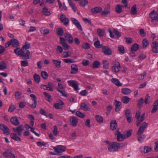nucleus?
I'll use <instances>...</instances> for the list:
<instances>
[{
	"mask_svg": "<svg viewBox=\"0 0 158 158\" xmlns=\"http://www.w3.org/2000/svg\"><path fill=\"white\" fill-rule=\"evenodd\" d=\"M64 37L66 40L69 44H72L73 42V39L72 36L69 33H65Z\"/></svg>",
	"mask_w": 158,
	"mask_h": 158,
	"instance_id": "a211bd4d",
	"label": "nucleus"
},
{
	"mask_svg": "<svg viewBox=\"0 0 158 158\" xmlns=\"http://www.w3.org/2000/svg\"><path fill=\"white\" fill-rule=\"evenodd\" d=\"M147 126L148 124L147 123L145 122L141 124V126L140 127L137 132V134L140 135V137L138 138V140L140 143H141L143 142L145 138V135H142V134L147 127Z\"/></svg>",
	"mask_w": 158,
	"mask_h": 158,
	"instance_id": "f03ea898",
	"label": "nucleus"
},
{
	"mask_svg": "<svg viewBox=\"0 0 158 158\" xmlns=\"http://www.w3.org/2000/svg\"><path fill=\"white\" fill-rule=\"evenodd\" d=\"M41 75L42 78L44 80L47 79L48 76L47 72L44 71H42L41 72Z\"/></svg>",
	"mask_w": 158,
	"mask_h": 158,
	"instance_id": "8fccbe9b",
	"label": "nucleus"
},
{
	"mask_svg": "<svg viewBox=\"0 0 158 158\" xmlns=\"http://www.w3.org/2000/svg\"><path fill=\"white\" fill-rule=\"evenodd\" d=\"M115 9L117 13H120L122 12V6L120 5H117L115 6Z\"/></svg>",
	"mask_w": 158,
	"mask_h": 158,
	"instance_id": "ea45409f",
	"label": "nucleus"
},
{
	"mask_svg": "<svg viewBox=\"0 0 158 158\" xmlns=\"http://www.w3.org/2000/svg\"><path fill=\"white\" fill-rule=\"evenodd\" d=\"M42 12L45 13V15L47 16H48L51 15L50 12L48 11V9L46 7L43 8L42 10Z\"/></svg>",
	"mask_w": 158,
	"mask_h": 158,
	"instance_id": "79ce46f5",
	"label": "nucleus"
},
{
	"mask_svg": "<svg viewBox=\"0 0 158 158\" xmlns=\"http://www.w3.org/2000/svg\"><path fill=\"white\" fill-rule=\"evenodd\" d=\"M118 49L121 53L123 54L124 53V48L122 45H120L118 47Z\"/></svg>",
	"mask_w": 158,
	"mask_h": 158,
	"instance_id": "13d9d810",
	"label": "nucleus"
},
{
	"mask_svg": "<svg viewBox=\"0 0 158 158\" xmlns=\"http://www.w3.org/2000/svg\"><path fill=\"white\" fill-rule=\"evenodd\" d=\"M149 45V43L146 39H144L142 41V47L143 48H146Z\"/></svg>",
	"mask_w": 158,
	"mask_h": 158,
	"instance_id": "58836bf2",
	"label": "nucleus"
},
{
	"mask_svg": "<svg viewBox=\"0 0 158 158\" xmlns=\"http://www.w3.org/2000/svg\"><path fill=\"white\" fill-rule=\"evenodd\" d=\"M23 129L24 127L22 125L18 126L16 128H13L14 131L19 136L21 135V132Z\"/></svg>",
	"mask_w": 158,
	"mask_h": 158,
	"instance_id": "4468645a",
	"label": "nucleus"
},
{
	"mask_svg": "<svg viewBox=\"0 0 158 158\" xmlns=\"http://www.w3.org/2000/svg\"><path fill=\"white\" fill-rule=\"evenodd\" d=\"M10 122L15 126H18L20 124V123L17 118L16 117H12L10 120Z\"/></svg>",
	"mask_w": 158,
	"mask_h": 158,
	"instance_id": "4be33fe9",
	"label": "nucleus"
},
{
	"mask_svg": "<svg viewBox=\"0 0 158 158\" xmlns=\"http://www.w3.org/2000/svg\"><path fill=\"white\" fill-rule=\"evenodd\" d=\"M139 48V45L137 44H135L133 45L131 48V51L136 52Z\"/></svg>",
	"mask_w": 158,
	"mask_h": 158,
	"instance_id": "72a5a7b5",
	"label": "nucleus"
},
{
	"mask_svg": "<svg viewBox=\"0 0 158 158\" xmlns=\"http://www.w3.org/2000/svg\"><path fill=\"white\" fill-rule=\"evenodd\" d=\"M158 106V100H157L156 102H155L153 104V108L151 111L152 113H154L157 110L158 108L157 106Z\"/></svg>",
	"mask_w": 158,
	"mask_h": 158,
	"instance_id": "473e14b6",
	"label": "nucleus"
},
{
	"mask_svg": "<svg viewBox=\"0 0 158 158\" xmlns=\"http://www.w3.org/2000/svg\"><path fill=\"white\" fill-rule=\"evenodd\" d=\"M145 114H143L141 116L137 118L136 119L137 120V121L136 125L138 126L140 123L142 122L144 119Z\"/></svg>",
	"mask_w": 158,
	"mask_h": 158,
	"instance_id": "393cba45",
	"label": "nucleus"
},
{
	"mask_svg": "<svg viewBox=\"0 0 158 158\" xmlns=\"http://www.w3.org/2000/svg\"><path fill=\"white\" fill-rule=\"evenodd\" d=\"M122 144V143H120L116 142H111L108 146V149L110 152H115L118 150L121 146V145Z\"/></svg>",
	"mask_w": 158,
	"mask_h": 158,
	"instance_id": "7ed1b4c3",
	"label": "nucleus"
},
{
	"mask_svg": "<svg viewBox=\"0 0 158 158\" xmlns=\"http://www.w3.org/2000/svg\"><path fill=\"white\" fill-rule=\"evenodd\" d=\"M131 99L127 96H123L122 97L123 102L124 104H127L130 102Z\"/></svg>",
	"mask_w": 158,
	"mask_h": 158,
	"instance_id": "c03bdc74",
	"label": "nucleus"
},
{
	"mask_svg": "<svg viewBox=\"0 0 158 158\" xmlns=\"http://www.w3.org/2000/svg\"><path fill=\"white\" fill-rule=\"evenodd\" d=\"M101 15L103 16H106L110 13V8L109 5H106L103 11H102Z\"/></svg>",
	"mask_w": 158,
	"mask_h": 158,
	"instance_id": "6e6552de",
	"label": "nucleus"
},
{
	"mask_svg": "<svg viewBox=\"0 0 158 158\" xmlns=\"http://www.w3.org/2000/svg\"><path fill=\"white\" fill-rule=\"evenodd\" d=\"M37 145L39 147H42L43 146H45L46 144V143L44 142H37Z\"/></svg>",
	"mask_w": 158,
	"mask_h": 158,
	"instance_id": "338daca9",
	"label": "nucleus"
},
{
	"mask_svg": "<svg viewBox=\"0 0 158 158\" xmlns=\"http://www.w3.org/2000/svg\"><path fill=\"white\" fill-rule=\"evenodd\" d=\"M43 93L45 97L47 98L46 99L48 101L50 102L51 101L50 99L51 98V96L48 93L46 92H44Z\"/></svg>",
	"mask_w": 158,
	"mask_h": 158,
	"instance_id": "4d7b16f0",
	"label": "nucleus"
},
{
	"mask_svg": "<svg viewBox=\"0 0 158 158\" xmlns=\"http://www.w3.org/2000/svg\"><path fill=\"white\" fill-rule=\"evenodd\" d=\"M34 78L35 81L37 83H39L40 81V76L36 74H34Z\"/></svg>",
	"mask_w": 158,
	"mask_h": 158,
	"instance_id": "864d4df0",
	"label": "nucleus"
},
{
	"mask_svg": "<svg viewBox=\"0 0 158 158\" xmlns=\"http://www.w3.org/2000/svg\"><path fill=\"white\" fill-rule=\"evenodd\" d=\"M97 33L100 37H103L104 35V32L100 28L97 30Z\"/></svg>",
	"mask_w": 158,
	"mask_h": 158,
	"instance_id": "603ef678",
	"label": "nucleus"
},
{
	"mask_svg": "<svg viewBox=\"0 0 158 158\" xmlns=\"http://www.w3.org/2000/svg\"><path fill=\"white\" fill-rule=\"evenodd\" d=\"M30 96L32 98L33 102L30 106L31 108H34L36 107L37 105V98L33 94H30Z\"/></svg>",
	"mask_w": 158,
	"mask_h": 158,
	"instance_id": "2eb2a0df",
	"label": "nucleus"
},
{
	"mask_svg": "<svg viewBox=\"0 0 158 158\" xmlns=\"http://www.w3.org/2000/svg\"><path fill=\"white\" fill-rule=\"evenodd\" d=\"M68 0L69 6L72 8L73 11L74 12H76L77 10V8L75 6L74 3H73V1L72 0Z\"/></svg>",
	"mask_w": 158,
	"mask_h": 158,
	"instance_id": "a878e982",
	"label": "nucleus"
},
{
	"mask_svg": "<svg viewBox=\"0 0 158 158\" xmlns=\"http://www.w3.org/2000/svg\"><path fill=\"white\" fill-rule=\"evenodd\" d=\"M71 20L73 23L77 27L79 30L81 31H82V28L81 25L77 20L74 18H72Z\"/></svg>",
	"mask_w": 158,
	"mask_h": 158,
	"instance_id": "9b49d317",
	"label": "nucleus"
},
{
	"mask_svg": "<svg viewBox=\"0 0 158 158\" xmlns=\"http://www.w3.org/2000/svg\"><path fill=\"white\" fill-rule=\"evenodd\" d=\"M88 4L87 0H80L79 2V5L81 6L84 7Z\"/></svg>",
	"mask_w": 158,
	"mask_h": 158,
	"instance_id": "37998d69",
	"label": "nucleus"
},
{
	"mask_svg": "<svg viewBox=\"0 0 158 158\" xmlns=\"http://www.w3.org/2000/svg\"><path fill=\"white\" fill-rule=\"evenodd\" d=\"M58 88H57V91L62 94V95L64 96L65 97H67L68 96L66 94L65 92L64 91H62L60 89H64V88L63 86V85L60 83H58Z\"/></svg>",
	"mask_w": 158,
	"mask_h": 158,
	"instance_id": "9d476101",
	"label": "nucleus"
},
{
	"mask_svg": "<svg viewBox=\"0 0 158 158\" xmlns=\"http://www.w3.org/2000/svg\"><path fill=\"white\" fill-rule=\"evenodd\" d=\"M52 61L57 68H59L60 67L61 63V61H60L52 59Z\"/></svg>",
	"mask_w": 158,
	"mask_h": 158,
	"instance_id": "c9c22d12",
	"label": "nucleus"
},
{
	"mask_svg": "<svg viewBox=\"0 0 158 158\" xmlns=\"http://www.w3.org/2000/svg\"><path fill=\"white\" fill-rule=\"evenodd\" d=\"M60 19L62 22L63 23L64 25H67L69 23V19L65 17V15L61 14L60 16Z\"/></svg>",
	"mask_w": 158,
	"mask_h": 158,
	"instance_id": "aec40b11",
	"label": "nucleus"
},
{
	"mask_svg": "<svg viewBox=\"0 0 158 158\" xmlns=\"http://www.w3.org/2000/svg\"><path fill=\"white\" fill-rule=\"evenodd\" d=\"M67 82L69 85L73 87L75 90H77L79 89L78 85L76 81L70 80L68 81Z\"/></svg>",
	"mask_w": 158,
	"mask_h": 158,
	"instance_id": "0eeeda50",
	"label": "nucleus"
},
{
	"mask_svg": "<svg viewBox=\"0 0 158 158\" xmlns=\"http://www.w3.org/2000/svg\"><path fill=\"white\" fill-rule=\"evenodd\" d=\"M70 122L71 125L75 127L77 125L78 123V119L76 117H72L70 118Z\"/></svg>",
	"mask_w": 158,
	"mask_h": 158,
	"instance_id": "dca6fc26",
	"label": "nucleus"
},
{
	"mask_svg": "<svg viewBox=\"0 0 158 158\" xmlns=\"http://www.w3.org/2000/svg\"><path fill=\"white\" fill-rule=\"evenodd\" d=\"M6 65L4 61H2L0 63V70L6 69Z\"/></svg>",
	"mask_w": 158,
	"mask_h": 158,
	"instance_id": "de8ad7c7",
	"label": "nucleus"
},
{
	"mask_svg": "<svg viewBox=\"0 0 158 158\" xmlns=\"http://www.w3.org/2000/svg\"><path fill=\"white\" fill-rule=\"evenodd\" d=\"M53 149L55 152L58 153H62L66 150L65 147L61 145H57L54 147L53 148Z\"/></svg>",
	"mask_w": 158,
	"mask_h": 158,
	"instance_id": "39448f33",
	"label": "nucleus"
},
{
	"mask_svg": "<svg viewBox=\"0 0 158 158\" xmlns=\"http://www.w3.org/2000/svg\"><path fill=\"white\" fill-rule=\"evenodd\" d=\"M125 115L127 117L131 116V111L130 109H126L125 112Z\"/></svg>",
	"mask_w": 158,
	"mask_h": 158,
	"instance_id": "680f3d73",
	"label": "nucleus"
},
{
	"mask_svg": "<svg viewBox=\"0 0 158 158\" xmlns=\"http://www.w3.org/2000/svg\"><path fill=\"white\" fill-rule=\"evenodd\" d=\"M111 81L112 83L117 86H120L122 85V84L120 83L119 81L116 78H112L111 79Z\"/></svg>",
	"mask_w": 158,
	"mask_h": 158,
	"instance_id": "cd10ccee",
	"label": "nucleus"
},
{
	"mask_svg": "<svg viewBox=\"0 0 158 158\" xmlns=\"http://www.w3.org/2000/svg\"><path fill=\"white\" fill-rule=\"evenodd\" d=\"M63 60L64 62L66 63H74L76 62L75 61L70 58L63 59Z\"/></svg>",
	"mask_w": 158,
	"mask_h": 158,
	"instance_id": "49530a36",
	"label": "nucleus"
},
{
	"mask_svg": "<svg viewBox=\"0 0 158 158\" xmlns=\"http://www.w3.org/2000/svg\"><path fill=\"white\" fill-rule=\"evenodd\" d=\"M120 68L112 66L111 67L112 70L113 72L117 73L119 71Z\"/></svg>",
	"mask_w": 158,
	"mask_h": 158,
	"instance_id": "6e6d98bb",
	"label": "nucleus"
},
{
	"mask_svg": "<svg viewBox=\"0 0 158 158\" xmlns=\"http://www.w3.org/2000/svg\"><path fill=\"white\" fill-rule=\"evenodd\" d=\"M103 67L105 69H108L109 66V63L108 60H104L103 61Z\"/></svg>",
	"mask_w": 158,
	"mask_h": 158,
	"instance_id": "a18cd8bd",
	"label": "nucleus"
},
{
	"mask_svg": "<svg viewBox=\"0 0 158 158\" xmlns=\"http://www.w3.org/2000/svg\"><path fill=\"white\" fill-rule=\"evenodd\" d=\"M137 12L136 6L135 5L131 7V13L132 15H135L137 14Z\"/></svg>",
	"mask_w": 158,
	"mask_h": 158,
	"instance_id": "4c0bfd02",
	"label": "nucleus"
},
{
	"mask_svg": "<svg viewBox=\"0 0 158 158\" xmlns=\"http://www.w3.org/2000/svg\"><path fill=\"white\" fill-rule=\"evenodd\" d=\"M10 135L11 138L14 140L18 141H21V139L16 134L14 133H11Z\"/></svg>",
	"mask_w": 158,
	"mask_h": 158,
	"instance_id": "c756f323",
	"label": "nucleus"
},
{
	"mask_svg": "<svg viewBox=\"0 0 158 158\" xmlns=\"http://www.w3.org/2000/svg\"><path fill=\"white\" fill-rule=\"evenodd\" d=\"M15 108V106L12 104L9 107L8 110V111L10 112H12L14 110Z\"/></svg>",
	"mask_w": 158,
	"mask_h": 158,
	"instance_id": "774afa93",
	"label": "nucleus"
},
{
	"mask_svg": "<svg viewBox=\"0 0 158 158\" xmlns=\"http://www.w3.org/2000/svg\"><path fill=\"white\" fill-rule=\"evenodd\" d=\"M71 70L70 73L74 74L77 73L78 71V67L75 64H73L71 65Z\"/></svg>",
	"mask_w": 158,
	"mask_h": 158,
	"instance_id": "f3484780",
	"label": "nucleus"
},
{
	"mask_svg": "<svg viewBox=\"0 0 158 158\" xmlns=\"http://www.w3.org/2000/svg\"><path fill=\"white\" fill-rule=\"evenodd\" d=\"M82 48L85 49H89L90 48V45L88 43H86L83 44Z\"/></svg>",
	"mask_w": 158,
	"mask_h": 158,
	"instance_id": "e2e57ef3",
	"label": "nucleus"
},
{
	"mask_svg": "<svg viewBox=\"0 0 158 158\" xmlns=\"http://www.w3.org/2000/svg\"><path fill=\"white\" fill-rule=\"evenodd\" d=\"M15 53L17 55L20 56L22 59L24 60L29 59L30 58V52L28 50L24 49L23 48L20 49L17 48L15 49Z\"/></svg>",
	"mask_w": 158,
	"mask_h": 158,
	"instance_id": "f257e3e1",
	"label": "nucleus"
},
{
	"mask_svg": "<svg viewBox=\"0 0 158 158\" xmlns=\"http://www.w3.org/2000/svg\"><path fill=\"white\" fill-rule=\"evenodd\" d=\"M0 129L3 131L5 134L8 135L10 133L8 127L3 124H0Z\"/></svg>",
	"mask_w": 158,
	"mask_h": 158,
	"instance_id": "1a4fd4ad",
	"label": "nucleus"
},
{
	"mask_svg": "<svg viewBox=\"0 0 158 158\" xmlns=\"http://www.w3.org/2000/svg\"><path fill=\"white\" fill-rule=\"evenodd\" d=\"M144 102V99L143 98H141L138 102V106L139 108H141L143 105Z\"/></svg>",
	"mask_w": 158,
	"mask_h": 158,
	"instance_id": "5fc2aeb1",
	"label": "nucleus"
},
{
	"mask_svg": "<svg viewBox=\"0 0 158 158\" xmlns=\"http://www.w3.org/2000/svg\"><path fill=\"white\" fill-rule=\"evenodd\" d=\"M102 51L104 54L106 55H110L112 54V52L111 48L108 47H103Z\"/></svg>",
	"mask_w": 158,
	"mask_h": 158,
	"instance_id": "ddd939ff",
	"label": "nucleus"
},
{
	"mask_svg": "<svg viewBox=\"0 0 158 158\" xmlns=\"http://www.w3.org/2000/svg\"><path fill=\"white\" fill-rule=\"evenodd\" d=\"M140 150L141 152L146 153L151 151L152 148L149 146H145L143 148H141Z\"/></svg>",
	"mask_w": 158,
	"mask_h": 158,
	"instance_id": "412c9836",
	"label": "nucleus"
},
{
	"mask_svg": "<svg viewBox=\"0 0 158 158\" xmlns=\"http://www.w3.org/2000/svg\"><path fill=\"white\" fill-rule=\"evenodd\" d=\"M102 10V8L101 7L97 6L91 9V11L93 14H96Z\"/></svg>",
	"mask_w": 158,
	"mask_h": 158,
	"instance_id": "b1692460",
	"label": "nucleus"
},
{
	"mask_svg": "<svg viewBox=\"0 0 158 158\" xmlns=\"http://www.w3.org/2000/svg\"><path fill=\"white\" fill-rule=\"evenodd\" d=\"M21 65L22 66H26L28 65V63L27 61L23 60L21 61Z\"/></svg>",
	"mask_w": 158,
	"mask_h": 158,
	"instance_id": "0e129e2a",
	"label": "nucleus"
},
{
	"mask_svg": "<svg viewBox=\"0 0 158 158\" xmlns=\"http://www.w3.org/2000/svg\"><path fill=\"white\" fill-rule=\"evenodd\" d=\"M48 90L50 91H53V85L52 84L51 82H49L48 84Z\"/></svg>",
	"mask_w": 158,
	"mask_h": 158,
	"instance_id": "bf43d9fd",
	"label": "nucleus"
},
{
	"mask_svg": "<svg viewBox=\"0 0 158 158\" xmlns=\"http://www.w3.org/2000/svg\"><path fill=\"white\" fill-rule=\"evenodd\" d=\"M30 44L28 43L27 42H25V45H23L22 48H23L24 49L27 50V49H29L30 48Z\"/></svg>",
	"mask_w": 158,
	"mask_h": 158,
	"instance_id": "052dcab7",
	"label": "nucleus"
},
{
	"mask_svg": "<svg viewBox=\"0 0 158 158\" xmlns=\"http://www.w3.org/2000/svg\"><path fill=\"white\" fill-rule=\"evenodd\" d=\"M12 42V45L13 47L17 48L19 46V42L18 40L14 38H13L11 40Z\"/></svg>",
	"mask_w": 158,
	"mask_h": 158,
	"instance_id": "bb28decb",
	"label": "nucleus"
},
{
	"mask_svg": "<svg viewBox=\"0 0 158 158\" xmlns=\"http://www.w3.org/2000/svg\"><path fill=\"white\" fill-rule=\"evenodd\" d=\"M76 114L77 116L81 118H84L85 116V114L79 111H77Z\"/></svg>",
	"mask_w": 158,
	"mask_h": 158,
	"instance_id": "09e8293b",
	"label": "nucleus"
},
{
	"mask_svg": "<svg viewBox=\"0 0 158 158\" xmlns=\"http://www.w3.org/2000/svg\"><path fill=\"white\" fill-rule=\"evenodd\" d=\"M94 45L97 48H101L102 47V45L100 44V41L98 40L94 42Z\"/></svg>",
	"mask_w": 158,
	"mask_h": 158,
	"instance_id": "a19ab883",
	"label": "nucleus"
},
{
	"mask_svg": "<svg viewBox=\"0 0 158 158\" xmlns=\"http://www.w3.org/2000/svg\"><path fill=\"white\" fill-rule=\"evenodd\" d=\"M122 92L125 94L128 95L131 93V90L128 88H123L122 90Z\"/></svg>",
	"mask_w": 158,
	"mask_h": 158,
	"instance_id": "e433bc0d",
	"label": "nucleus"
},
{
	"mask_svg": "<svg viewBox=\"0 0 158 158\" xmlns=\"http://www.w3.org/2000/svg\"><path fill=\"white\" fill-rule=\"evenodd\" d=\"M117 133V139L118 141H122L124 139L126 138V135H123L119 131V130L116 131Z\"/></svg>",
	"mask_w": 158,
	"mask_h": 158,
	"instance_id": "6ab92c4d",
	"label": "nucleus"
},
{
	"mask_svg": "<svg viewBox=\"0 0 158 158\" xmlns=\"http://www.w3.org/2000/svg\"><path fill=\"white\" fill-rule=\"evenodd\" d=\"M117 127V124L116 120H113L111 121L110 123V128L112 130H115Z\"/></svg>",
	"mask_w": 158,
	"mask_h": 158,
	"instance_id": "5701e85b",
	"label": "nucleus"
},
{
	"mask_svg": "<svg viewBox=\"0 0 158 158\" xmlns=\"http://www.w3.org/2000/svg\"><path fill=\"white\" fill-rule=\"evenodd\" d=\"M3 155L6 158H15V156L12 152V150L10 148H8L7 151L3 152Z\"/></svg>",
	"mask_w": 158,
	"mask_h": 158,
	"instance_id": "20e7f679",
	"label": "nucleus"
},
{
	"mask_svg": "<svg viewBox=\"0 0 158 158\" xmlns=\"http://www.w3.org/2000/svg\"><path fill=\"white\" fill-rule=\"evenodd\" d=\"M101 65V63L97 60H95L93 62L92 67L93 68L97 69L99 68Z\"/></svg>",
	"mask_w": 158,
	"mask_h": 158,
	"instance_id": "2f4dec72",
	"label": "nucleus"
},
{
	"mask_svg": "<svg viewBox=\"0 0 158 158\" xmlns=\"http://www.w3.org/2000/svg\"><path fill=\"white\" fill-rule=\"evenodd\" d=\"M150 17L153 20H156L158 22V14L156 10H153L149 14Z\"/></svg>",
	"mask_w": 158,
	"mask_h": 158,
	"instance_id": "f8f14e48",
	"label": "nucleus"
},
{
	"mask_svg": "<svg viewBox=\"0 0 158 158\" xmlns=\"http://www.w3.org/2000/svg\"><path fill=\"white\" fill-rule=\"evenodd\" d=\"M80 107L82 110L84 111H87L90 110L88 106L84 103H81Z\"/></svg>",
	"mask_w": 158,
	"mask_h": 158,
	"instance_id": "c85d7f7f",
	"label": "nucleus"
},
{
	"mask_svg": "<svg viewBox=\"0 0 158 158\" xmlns=\"http://www.w3.org/2000/svg\"><path fill=\"white\" fill-rule=\"evenodd\" d=\"M146 57V55L142 53L139 56V59L140 60H142L144 59Z\"/></svg>",
	"mask_w": 158,
	"mask_h": 158,
	"instance_id": "69168bd1",
	"label": "nucleus"
},
{
	"mask_svg": "<svg viewBox=\"0 0 158 158\" xmlns=\"http://www.w3.org/2000/svg\"><path fill=\"white\" fill-rule=\"evenodd\" d=\"M95 118L96 121L99 123H102L103 121V118L101 115H97L95 116Z\"/></svg>",
	"mask_w": 158,
	"mask_h": 158,
	"instance_id": "7c9ffc66",
	"label": "nucleus"
},
{
	"mask_svg": "<svg viewBox=\"0 0 158 158\" xmlns=\"http://www.w3.org/2000/svg\"><path fill=\"white\" fill-rule=\"evenodd\" d=\"M151 46L152 52L155 53H158V42L154 41L152 42Z\"/></svg>",
	"mask_w": 158,
	"mask_h": 158,
	"instance_id": "423d86ee",
	"label": "nucleus"
},
{
	"mask_svg": "<svg viewBox=\"0 0 158 158\" xmlns=\"http://www.w3.org/2000/svg\"><path fill=\"white\" fill-rule=\"evenodd\" d=\"M56 53L57 54H60L62 53L63 52L62 48L60 46H57L56 48Z\"/></svg>",
	"mask_w": 158,
	"mask_h": 158,
	"instance_id": "3c124183",
	"label": "nucleus"
},
{
	"mask_svg": "<svg viewBox=\"0 0 158 158\" xmlns=\"http://www.w3.org/2000/svg\"><path fill=\"white\" fill-rule=\"evenodd\" d=\"M56 31L57 34L59 36H62L64 34V31L62 28H56Z\"/></svg>",
	"mask_w": 158,
	"mask_h": 158,
	"instance_id": "f704fd0d",
	"label": "nucleus"
}]
</instances>
